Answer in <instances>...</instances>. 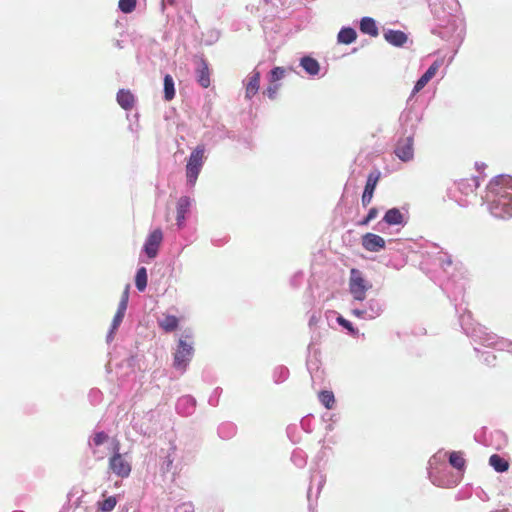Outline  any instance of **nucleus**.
Returning a JSON list of instances; mask_svg holds the SVG:
<instances>
[{"label":"nucleus","mask_w":512,"mask_h":512,"mask_svg":"<svg viewBox=\"0 0 512 512\" xmlns=\"http://www.w3.org/2000/svg\"><path fill=\"white\" fill-rule=\"evenodd\" d=\"M436 261L446 277L440 283V288L453 303L462 331L474 342H478L485 347H495L502 351L512 346V342L499 339L496 334L489 332L486 327L473 321L470 311L464 305L465 281L460 274H450L449 272V269H452L451 256L446 252L439 251Z\"/></svg>","instance_id":"obj_1"},{"label":"nucleus","mask_w":512,"mask_h":512,"mask_svg":"<svg viewBox=\"0 0 512 512\" xmlns=\"http://www.w3.org/2000/svg\"><path fill=\"white\" fill-rule=\"evenodd\" d=\"M492 216L500 219L512 217V176L500 174L493 177L483 197Z\"/></svg>","instance_id":"obj_2"},{"label":"nucleus","mask_w":512,"mask_h":512,"mask_svg":"<svg viewBox=\"0 0 512 512\" xmlns=\"http://www.w3.org/2000/svg\"><path fill=\"white\" fill-rule=\"evenodd\" d=\"M449 10L444 12L443 23H439V26L433 29V33L441 37L443 40L450 42L453 47V55L458 52V49L462 45L465 38V25L463 20L457 17L454 12L457 11L459 3L457 0H450Z\"/></svg>","instance_id":"obj_3"},{"label":"nucleus","mask_w":512,"mask_h":512,"mask_svg":"<svg viewBox=\"0 0 512 512\" xmlns=\"http://www.w3.org/2000/svg\"><path fill=\"white\" fill-rule=\"evenodd\" d=\"M186 339H192V332L185 330L178 340L177 347L173 353V367L185 373L195 353L194 342H188Z\"/></svg>","instance_id":"obj_4"},{"label":"nucleus","mask_w":512,"mask_h":512,"mask_svg":"<svg viewBox=\"0 0 512 512\" xmlns=\"http://www.w3.org/2000/svg\"><path fill=\"white\" fill-rule=\"evenodd\" d=\"M159 466L163 475L170 474L174 480L182 470V458L178 456L177 445L174 441H169L167 449L161 448L159 451Z\"/></svg>","instance_id":"obj_5"},{"label":"nucleus","mask_w":512,"mask_h":512,"mask_svg":"<svg viewBox=\"0 0 512 512\" xmlns=\"http://www.w3.org/2000/svg\"><path fill=\"white\" fill-rule=\"evenodd\" d=\"M205 150V145L203 143H199L187 158L185 166L186 184L191 188L195 186L204 166L206 160Z\"/></svg>","instance_id":"obj_6"},{"label":"nucleus","mask_w":512,"mask_h":512,"mask_svg":"<svg viewBox=\"0 0 512 512\" xmlns=\"http://www.w3.org/2000/svg\"><path fill=\"white\" fill-rule=\"evenodd\" d=\"M350 305V313L362 320H374L379 317L385 309V303L378 298H370L363 302L352 300Z\"/></svg>","instance_id":"obj_7"},{"label":"nucleus","mask_w":512,"mask_h":512,"mask_svg":"<svg viewBox=\"0 0 512 512\" xmlns=\"http://www.w3.org/2000/svg\"><path fill=\"white\" fill-rule=\"evenodd\" d=\"M423 119V111L414 106L413 101L410 105L406 103V108L399 116L401 132L403 136H415L418 124Z\"/></svg>","instance_id":"obj_8"},{"label":"nucleus","mask_w":512,"mask_h":512,"mask_svg":"<svg viewBox=\"0 0 512 512\" xmlns=\"http://www.w3.org/2000/svg\"><path fill=\"white\" fill-rule=\"evenodd\" d=\"M372 288L371 282H369L363 275L362 271L357 268L350 270L349 277V293L353 300L357 302H363L366 300V293Z\"/></svg>","instance_id":"obj_9"},{"label":"nucleus","mask_w":512,"mask_h":512,"mask_svg":"<svg viewBox=\"0 0 512 512\" xmlns=\"http://www.w3.org/2000/svg\"><path fill=\"white\" fill-rule=\"evenodd\" d=\"M428 478L433 485L440 488H453L462 480L461 475L450 471L448 467H442L440 470H430Z\"/></svg>","instance_id":"obj_10"},{"label":"nucleus","mask_w":512,"mask_h":512,"mask_svg":"<svg viewBox=\"0 0 512 512\" xmlns=\"http://www.w3.org/2000/svg\"><path fill=\"white\" fill-rule=\"evenodd\" d=\"M119 450L120 444L115 441L113 443V455L109 458V468L118 477L127 478L131 473V465L123 459Z\"/></svg>","instance_id":"obj_11"},{"label":"nucleus","mask_w":512,"mask_h":512,"mask_svg":"<svg viewBox=\"0 0 512 512\" xmlns=\"http://www.w3.org/2000/svg\"><path fill=\"white\" fill-rule=\"evenodd\" d=\"M442 65V60H435L428 68L427 70L416 80L414 83L413 89L411 91V94L409 95L407 99V104L410 105L411 101H413L414 96L419 93L427 84L428 82L436 75L438 69Z\"/></svg>","instance_id":"obj_12"},{"label":"nucleus","mask_w":512,"mask_h":512,"mask_svg":"<svg viewBox=\"0 0 512 512\" xmlns=\"http://www.w3.org/2000/svg\"><path fill=\"white\" fill-rule=\"evenodd\" d=\"M163 240V232L160 228L151 231L142 247V252L145 253L150 259L158 255L159 247Z\"/></svg>","instance_id":"obj_13"},{"label":"nucleus","mask_w":512,"mask_h":512,"mask_svg":"<svg viewBox=\"0 0 512 512\" xmlns=\"http://www.w3.org/2000/svg\"><path fill=\"white\" fill-rule=\"evenodd\" d=\"M414 137L405 136V138L398 140L394 153L403 162H409L414 157L413 148Z\"/></svg>","instance_id":"obj_14"},{"label":"nucleus","mask_w":512,"mask_h":512,"mask_svg":"<svg viewBox=\"0 0 512 512\" xmlns=\"http://www.w3.org/2000/svg\"><path fill=\"white\" fill-rule=\"evenodd\" d=\"M260 71L255 68L244 80L243 87L245 89V99L252 100V98L259 92L260 89Z\"/></svg>","instance_id":"obj_15"},{"label":"nucleus","mask_w":512,"mask_h":512,"mask_svg":"<svg viewBox=\"0 0 512 512\" xmlns=\"http://www.w3.org/2000/svg\"><path fill=\"white\" fill-rule=\"evenodd\" d=\"M361 245L366 251L380 252L385 249L386 242L381 236L372 232H367L361 237Z\"/></svg>","instance_id":"obj_16"},{"label":"nucleus","mask_w":512,"mask_h":512,"mask_svg":"<svg viewBox=\"0 0 512 512\" xmlns=\"http://www.w3.org/2000/svg\"><path fill=\"white\" fill-rule=\"evenodd\" d=\"M379 178V171L369 173L361 197V203L363 207H367L371 203Z\"/></svg>","instance_id":"obj_17"},{"label":"nucleus","mask_w":512,"mask_h":512,"mask_svg":"<svg viewBox=\"0 0 512 512\" xmlns=\"http://www.w3.org/2000/svg\"><path fill=\"white\" fill-rule=\"evenodd\" d=\"M318 344V336L313 334L311 336V341L307 347V359H306V367L309 373H312L313 370L318 369L320 351L316 348Z\"/></svg>","instance_id":"obj_18"},{"label":"nucleus","mask_w":512,"mask_h":512,"mask_svg":"<svg viewBox=\"0 0 512 512\" xmlns=\"http://www.w3.org/2000/svg\"><path fill=\"white\" fill-rule=\"evenodd\" d=\"M382 222L388 226L404 227L408 223V217H406L405 214L401 212L400 208L393 207L385 212L382 218Z\"/></svg>","instance_id":"obj_19"},{"label":"nucleus","mask_w":512,"mask_h":512,"mask_svg":"<svg viewBox=\"0 0 512 512\" xmlns=\"http://www.w3.org/2000/svg\"><path fill=\"white\" fill-rule=\"evenodd\" d=\"M214 137L217 138L214 141V144H216L219 141L224 140V139L234 140L236 138V135L233 131L228 130L224 124L217 123L215 126H213L211 131H207L203 135V138L206 140H211Z\"/></svg>","instance_id":"obj_20"},{"label":"nucleus","mask_w":512,"mask_h":512,"mask_svg":"<svg viewBox=\"0 0 512 512\" xmlns=\"http://www.w3.org/2000/svg\"><path fill=\"white\" fill-rule=\"evenodd\" d=\"M196 404V399L193 396L184 395L178 398L175 409L179 415L187 417L195 412Z\"/></svg>","instance_id":"obj_21"},{"label":"nucleus","mask_w":512,"mask_h":512,"mask_svg":"<svg viewBox=\"0 0 512 512\" xmlns=\"http://www.w3.org/2000/svg\"><path fill=\"white\" fill-rule=\"evenodd\" d=\"M195 78L202 88H208L211 84L209 64L203 57L200 58L195 69Z\"/></svg>","instance_id":"obj_22"},{"label":"nucleus","mask_w":512,"mask_h":512,"mask_svg":"<svg viewBox=\"0 0 512 512\" xmlns=\"http://www.w3.org/2000/svg\"><path fill=\"white\" fill-rule=\"evenodd\" d=\"M383 37L390 45L401 48L408 41V34L401 30L383 29Z\"/></svg>","instance_id":"obj_23"},{"label":"nucleus","mask_w":512,"mask_h":512,"mask_svg":"<svg viewBox=\"0 0 512 512\" xmlns=\"http://www.w3.org/2000/svg\"><path fill=\"white\" fill-rule=\"evenodd\" d=\"M299 66L304 70V72L310 77H316L320 74V64L318 60L311 55H304L299 60Z\"/></svg>","instance_id":"obj_24"},{"label":"nucleus","mask_w":512,"mask_h":512,"mask_svg":"<svg viewBox=\"0 0 512 512\" xmlns=\"http://www.w3.org/2000/svg\"><path fill=\"white\" fill-rule=\"evenodd\" d=\"M359 30L362 34L370 37H377L379 35L377 21L370 16H363L359 20Z\"/></svg>","instance_id":"obj_25"},{"label":"nucleus","mask_w":512,"mask_h":512,"mask_svg":"<svg viewBox=\"0 0 512 512\" xmlns=\"http://www.w3.org/2000/svg\"><path fill=\"white\" fill-rule=\"evenodd\" d=\"M116 100L118 105L128 111L134 107L135 96L129 89H119L116 94Z\"/></svg>","instance_id":"obj_26"},{"label":"nucleus","mask_w":512,"mask_h":512,"mask_svg":"<svg viewBox=\"0 0 512 512\" xmlns=\"http://www.w3.org/2000/svg\"><path fill=\"white\" fill-rule=\"evenodd\" d=\"M357 31L352 26H343L337 34V43L350 45L357 39Z\"/></svg>","instance_id":"obj_27"},{"label":"nucleus","mask_w":512,"mask_h":512,"mask_svg":"<svg viewBox=\"0 0 512 512\" xmlns=\"http://www.w3.org/2000/svg\"><path fill=\"white\" fill-rule=\"evenodd\" d=\"M449 464L457 470V474L463 477L466 469V460L463 457V453L460 451H451L448 454Z\"/></svg>","instance_id":"obj_28"},{"label":"nucleus","mask_w":512,"mask_h":512,"mask_svg":"<svg viewBox=\"0 0 512 512\" xmlns=\"http://www.w3.org/2000/svg\"><path fill=\"white\" fill-rule=\"evenodd\" d=\"M237 426L231 421H225L218 425L217 435L222 440H230L237 434Z\"/></svg>","instance_id":"obj_29"},{"label":"nucleus","mask_w":512,"mask_h":512,"mask_svg":"<svg viewBox=\"0 0 512 512\" xmlns=\"http://www.w3.org/2000/svg\"><path fill=\"white\" fill-rule=\"evenodd\" d=\"M447 453L439 450L432 455L428 461L427 474L429 475L430 470H440L442 467H447L445 464V457Z\"/></svg>","instance_id":"obj_30"},{"label":"nucleus","mask_w":512,"mask_h":512,"mask_svg":"<svg viewBox=\"0 0 512 512\" xmlns=\"http://www.w3.org/2000/svg\"><path fill=\"white\" fill-rule=\"evenodd\" d=\"M175 83L170 74H166L163 78V98L166 101H171L175 97Z\"/></svg>","instance_id":"obj_31"},{"label":"nucleus","mask_w":512,"mask_h":512,"mask_svg":"<svg viewBox=\"0 0 512 512\" xmlns=\"http://www.w3.org/2000/svg\"><path fill=\"white\" fill-rule=\"evenodd\" d=\"M489 465L498 473H504L509 469V462L499 454H492Z\"/></svg>","instance_id":"obj_32"},{"label":"nucleus","mask_w":512,"mask_h":512,"mask_svg":"<svg viewBox=\"0 0 512 512\" xmlns=\"http://www.w3.org/2000/svg\"><path fill=\"white\" fill-rule=\"evenodd\" d=\"M148 275L147 269L141 266L137 269L135 275V287L139 292H144L147 288Z\"/></svg>","instance_id":"obj_33"},{"label":"nucleus","mask_w":512,"mask_h":512,"mask_svg":"<svg viewBox=\"0 0 512 512\" xmlns=\"http://www.w3.org/2000/svg\"><path fill=\"white\" fill-rule=\"evenodd\" d=\"M159 326L165 332H173L179 326V319L175 315H171V314L165 315V317L159 321Z\"/></svg>","instance_id":"obj_34"},{"label":"nucleus","mask_w":512,"mask_h":512,"mask_svg":"<svg viewBox=\"0 0 512 512\" xmlns=\"http://www.w3.org/2000/svg\"><path fill=\"white\" fill-rule=\"evenodd\" d=\"M290 375L289 369L284 365H278L273 369L272 379L275 384H281L285 382Z\"/></svg>","instance_id":"obj_35"},{"label":"nucleus","mask_w":512,"mask_h":512,"mask_svg":"<svg viewBox=\"0 0 512 512\" xmlns=\"http://www.w3.org/2000/svg\"><path fill=\"white\" fill-rule=\"evenodd\" d=\"M336 322L339 326L347 331V334L356 337L359 335V330L356 328L351 321L344 318L342 315L338 314L336 317Z\"/></svg>","instance_id":"obj_36"},{"label":"nucleus","mask_w":512,"mask_h":512,"mask_svg":"<svg viewBox=\"0 0 512 512\" xmlns=\"http://www.w3.org/2000/svg\"><path fill=\"white\" fill-rule=\"evenodd\" d=\"M117 496L112 495L97 502V508L101 512H111L117 504Z\"/></svg>","instance_id":"obj_37"},{"label":"nucleus","mask_w":512,"mask_h":512,"mask_svg":"<svg viewBox=\"0 0 512 512\" xmlns=\"http://www.w3.org/2000/svg\"><path fill=\"white\" fill-rule=\"evenodd\" d=\"M320 403L328 410L333 408L335 404L334 393L330 390H322L318 394Z\"/></svg>","instance_id":"obj_38"},{"label":"nucleus","mask_w":512,"mask_h":512,"mask_svg":"<svg viewBox=\"0 0 512 512\" xmlns=\"http://www.w3.org/2000/svg\"><path fill=\"white\" fill-rule=\"evenodd\" d=\"M109 435L105 431L95 432L88 440V445L91 449L99 447L107 442Z\"/></svg>","instance_id":"obj_39"},{"label":"nucleus","mask_w":512,"mask_h":512,"mask_svg":"<svg viewBox=\"0 0 512 512\" xmlns=\"http://www.w3.org/2000/svg\"><path fill=\"white\" fill-rule=\"evenodd\" d=\"M291 461L296 467L303 468L307 463V454L302 449L296 448L291 454Z\"/></svg>","instance_id":"obj_40"},{"label":"nucleus","mask_w":512,"mask_h":512,"mask_svg":"<svg viewBox=\"0 0 512 512\" xmlns=\"http://www.w3.org/2000/svg\"><path fill=\"white\" fill-rule=\"evenodd\" d=\"M323 422L326 423L325 430L327 433L334 430V425L340 420V415L332 412H325L322 415Z\"/></svg>","instance_id":"obj_41"},{"label":"nucleus","mask_w":512,"mask_h":512,"mask_svg":"<svg viewBox=\"0 0 512 512\" xmlns=\"http://www.w3.org/2000/svg\"><path fill=\"white\" fill-rule=\"evenodd\" d=\"M475 352L478 354L479 359L487 366H495L497 356L492 351H481L479 348L474 347Z\"/></svg>","instance_id":"obj_42"},{"label":"nucleus","mask_w":512,"mask_h":512,"mask_svg":"<svg viewBox=\"0 0 512 512\" xmlns=\"http://www.w3.org/2000/svg\"><path fill=\"white\" fill-rule=\"evenodd\" d=\"M191 207V199L188 196H182L178 199L176 205V213L186 215L189 213Z\"/></svg>","instance_id":"obj_43"},{"label":"nucleus","mask_w":512,"mask_h":512,"mask_svg":"<svg viewBox=\"0 0 512 512\" xmlns=\"http://www.w3.org/2000/svg\"><path fill=\"white\" fill-rule=\"evenodd\" d=\"M491 438L495 442L496 449H502L507 444V436L501 430H495L491 433Z\"/></svg>","instance_id":"obj_44"},{"label":"nucleus","mask_w":512,"mask_h":512,"mask_svg":"<svg viewBox=\"0 0 512 512\" xmlns=\"http://www.w3.org/2000/svg\"><path fill=\"white\" fill-rule=\"evenodd\" d=\"M285 76V69L280 66L273 67L269 74L268 80L270 83L276 84L277 81L281 80Z\"/></svg>","instance_id":"obj_45"},{"label":"nucleus","mask_w":512,"mask_h":512,"mask_svg":"<svg viewBox=\"0 0 512 512\" xmlns=\"http://www.w3.org/2000/svg\"><path fill=\"white\" fill-rule=\"evenodd\" d=\"M137 0H119L118 8L122 13L129 14L134 11Z\"/></svg>","instance_id":"obj_46"},{"label":"nucleus","mask_w":512,"mask_h":512,"mask_svg":"<svg viewBox=\"0 0 512 512\" xmlns=\"http://www.w3.org/2000/svg\"><path fill=\"white\" fill-rule=\"evenodd\" d=\"M128 289H129V287L127 286L121 296V299H120V302L118 304V308L116 311L117 313H120L123 315H125V313H126L128 301H129V290Z\"/></svg>","instance_id":"obj_47"},{"label":"nucleus","mask_w":512,"mask_h":512,"mask_svg":"<svg viewBox=\"0 0 512 512\" xmlns=\"http://www.w3.org/2000/svg\"><path fill=\"white\" fill-rule=\"evenodd\" d=\"M378 215V209L376 207H372L368 210L367 215L358 222V226H367L372 220H374Z\"/></svg>","instance_id":"obj_48"},{"label":"nucleus","mask_w":512,"mask_h":512,"mask_svg":"<svg viewBox=\"0 0 512 512\" xmlns=\"http://www.w3.org/2000/svg\"><path fill=\"white\" fill-rule=\"evenodd\" d=\"M304 280V273L301 270L296 271L290 278V285L293 288H299Z\"/></svg>","instance_id":"obj_49"},{"label":"nucleus","mask_w":512,"mask_h":512,"mask_svg":"<svg viewBox=\"0 0 512 512\" xmlns=\"http://www.w3.org/2000/svg\"><path fill=\"white\" fill-rule=\"evenodd\" d=\"M181 1L182 0H162L161 1L162 12L166 13L167 17H170V12L168 11V8L171 7V8L175 9Z\"/></svg>","instance_id":"obj_50"},{"label":"nucleus","mask_w":512,"mask_h":512,"mask_svg":"<svg viewBox=\"0 0 512 512\" xmlns=\"http://www.w3.org/2000/svg\"><path fill=\"white\" fill-rule=\"evenodd\" d=\"M279 84L270 83V85L263 90V95L267 96L270 100H274L277 97Z\"/></svg>","instance_id":"obj_51"},{"label":"nucleus","mask_w":512,"mask_h":512,"mask_svg":"<svg viewBox=\"0 0 512 512\" xmlns=\"http://www.w3.org/2000/svg\"><path fill=\"white\" fill-rule=\"evenodd\" d=\"M286 433H287L288 438L291 440V442H293V443L298 442V437H297L298 428L296 425H293V424L288 425L286 428Z\"/></svg>","instance_id":"obj_52"},{"label":"nucleus","mask_w":512,"mask_h":512,"mask_svg":"<svg viewBox=\"0 0 512 512\" xmlns=\"http://www.w3.org/2000/svg\"><path fill=\"white\" fill-rule=\"evenodd\" d=\"M194 505L192 502H183L175 507L174 512H194Z\"/></svg>","instance_id":"obj_53"},{"label":"nucleus","mask_w":512,"mask_h":512,"mask_svg":"<svg viewBox=\"0 0 512 512\" xmlns=\"http://www.w3.org/2000/svg\"><path fill=\"white\" fill-rule=\"evenodd\" d=\"M300 425H301V428L305 432L311 433L313 428H312V418L310 417V415H307V416L303 417L301 419Z\"/></svg>","instance_id":"obj_54"},{"label":"nucleus","mask_w":512,"mask_h":512,"mask_svg":"<svg viewBox=\"0 0 512 512\" xmlns=\"http://www.w3.org/2000/svg\"><path fill=\"white\" fill-rule=\"evenodd\" d=\"M222 392V389L220 387H216L211 396L209 397V400H208V403L211 405V406H217L218 405V398L220 396Z\"/></svg>","instance_id":"obj_55"},{"label":"nucleus","mask_w":512,"mask_h":512,"mask_svg":"<svg viewBox=\"0 0 512 512\" xmlns=\"http://www.w3.org/2000/svg\"><path fill=\"white\" fill-rule=\"evenodd\" d=\"M124 316L125 315L116 312L113 317L111 327H113V329H118L124 319Z\"/></svg>","instance_id":"obj_56"},{"label":"nucleus","mask_w":512,"mask_h":512,"mask_svg":"<svg viewBox=\"0 0 512 512\" xmlns=\"http://www.w3.org/2000/svg\"><path fill=\"white\" fill-rule=\"evenodd\" d=\"M319 320H320V313L313 312L311 314V316L309 317V321H308L309 327L313 328L314 326H316L317 323L319 322Z\"/></svg>","instance_id":"obj_57"},{"label":"nucleus","mask_w":512,"mask_h":512,"mask_svg":"<svg viewBox=\"0 0 512 512\" xmlns=\"http://www.w3.org/2000/svg\"><path fill=\"white\" fill-rule=\"evenodd\" d=\"M186 222V215L177 214L176 215V226L179 230L183 229Z\"/></svg>","instance_id":"obj_58"},{"label":"nucleus","mask_w":512,"mask_h":512,"mask_svg":"<svg viewBox=\"0 0 512 512\" xmlns=\"http://www.w3.org/2000/svg\"><path fill=\"white\" fill-rule=\"evenodd\" d=\"M227 242V237H221V238H215L213 237L211 239V243L213 246H216V247H221L223 246L225 243Z\"/></svg>","instance_id":"obj_59"},{"label":"nucleus","mask_w":512,"mask_h":512,"mask_svg":"<svg viewBox=\"0 0 512 512\" xmlns=\"http://www.w3.org/2000/svg\"><path fill=\"white\" fill-rule=\"evenodd\" d=\"M116 331H117V329H113V327L110 326V329H109V331H108V333L106 335L107 343H110V342L113 341L114 335H115Z\"/></svg>","instance_id":"obj_60"},{"label":"nucleus","mask_w":512,"mask_h":512,"mask_svg":"<svg viewBox=\"0 0 512 512\" xmlns=\"http://www.w3.org/2000/svg\"><path fill=\"white\" fill-rule=\"evenodd\" d=\"M89 396L92 398V399H95V400H99L100 397H101V391L98 390V389H92L89 393Z\"/></svg>","instance_id":"obj_61"},{"label":"nucleus","mask_w":512,"mask_h":512,"mask_svg":"<svg viewBox=\"0 0 512 512\" xmlns=\"http://www.w3.org/2000/svg\"><path fill=\"white\" fill-rule=\"evenodd\" d=\"M324 483H325V479L321 476V479L319 480L318 482V485H317V489H316V495H315V498L317 499L323 486H324Z\"/></svg>","instance_id":"obj_62"},{"label":"nucleus","mask_w":512,"mask_h":512,"mask_svg":"<svg viewBox=\"0 0 512 512\" xmlns=\"http://www.w3.org/2000/svg\"><path fill=\"white\" fill-rule=\"evenodd\" d=\"M312 492H313V488H312V485L309 486L308 488V491H307V499H308V505H309V508L311 509L312 506H313V502H312Z\"/></svg>","instance_id":"obj_63"},{"label":"nucleus","mask_w":512,"mask_h":512,"mask_svg":"<svg viewBox=\"0 0 512 512\" xmlns=\"http://www.w3.org/2000/svg\"><path fill=\"white\" fill-rule=\"evenodd\" d=\"M471 181L473 182V186H474V188H478V187H479L480 182H479V177H478V176L473 177V178L471 179Z\"/></svg>","instance_id":"obj_64"}]
</instances>
